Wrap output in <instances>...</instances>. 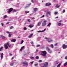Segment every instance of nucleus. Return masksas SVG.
<instances>
[{
	"label": "nucleus",
	"mask_w": 67,
	"mask_h": 67,
	"mask_svg": "<svg viewBox=\"0 0 67 67\" xmlns=\"http://www.w3.org/2000/svg\"><path fill=\"white\" fill-rule=\"evenodd\" d=\"M40 52L42 53H43L41 54L43 56H44V57H45L46 56V55L47 54L46 52V51H41Z\"/></svg>",
	"instance_id": "f257e3e1"
},
{
	"label": "nucleus",
	"mask_w": 67,
	"mask_h": 67,
	"mask_svg": "<svg viewBox=\"0 0 67 67\" xmlns=\"http://www.w3.org/2000/svg\"><path fill=\"white\" fill-rule=\"evenodd\" d=\"M46 22H47L46 20H44L43 21V22L42 23V26H45L46 25Z\"/></svg>",
	"instance_id": "f03ea898"
},
{
	"label": "nucleus",
	"mask_w": 67,
	"mask_h": 67,
	"mask_svg": "<svg viewBox=\"0 0 67 67\" xmlns=\"http://www.w3.org/2000/svg\"><path fill=\"white\" fill-rule=\"evenodd\" d=\"M22 64H23L24 65H25L26 67H27L28 66V63L26 61H25L24 62H23L22 63Z\"/></svg>",
	"instance_id": "7ed1b4c3"
},
{
	"label": "nucleus",
	"mask_w": 67,
	"mask_h": 67,
	"mask_svg": "<svg viewBox=\"0 0 67 67\" xmlns=\"http://www.w3.org/2000/svg\"><path fill=\"white\" fill-rule=\"evenodd\" d=\"M47 66H48V62H45L44 65L41 67H47Z\"/></svg>",
	"instance_id": "20e7f679"
},
{
	"label": "nucleus",
	"mask_w": 67,
	"mask_h": 67,
	"mask_svg": "<svg viewBox=\"0 0 67 67\" xmlns=\"http://www.w3.org/2000/svg\"><path fill=\"white\" fill-rule=\"evenodd\" d=\"M13 8H10L9 9V10L8 11V13H10L11 12V11H13Z\"/></svg>",
	"instance_id": "39448f33"
},
{
	"label": "nucleus",
	"mask_w": 67,
	"mask_h": 67,
	"mask_svg": "<svg viewBox=\"0 0 67 67\" xmlns=\"http://www.w3.org/2000/svg\"><path fill=\"white\" fill-rule=\"evenodd\" d=\"M67 45H65V44H63L62 46V47L63 49H65L67 48Z\"/></svg>",
	"instance_id": "423d86ee"
},
{
	"label": "nucleus",
	"mask_w": 67,
	"mask_h": 67,
	"mask_svg": "<svg viewBox=\"0 0 67 67\" xmlns=\"http://www.w3.org/2000/svg\"><path fill=\"white\" fill-rule=\"evenodd\" d=\"M51 5V4L50 3H48L45 4V6H46V7L47 6H49V5Z\"/></svg>",
	"instance_id": "0eeeda50"
},
{
	"label": "nucleus",
	"mask_w": 67,
	"mask_h": 67,
	"mask_svg": "<svg viewBox=\"0 0 67 67\" xmlns=\"http://www.w3.org/2000/svg\"><path fill=\"white\" fill-rule=\"evenodd\" d=\"M46 29H45L44 30L42 31L40 30L38 31V33H40V32H44V31H46Z\"/></svg>",
	"instance_id": "6e6552de"
},
{
	"label": "nucleus",
	"mask_w": 67,
	"mask_h": 67,
	"mask_svg": "<svg viewBox=\"0 0 67 67\" xmlns=\"http://www.w3.org/2000/svg\"><path fill=\"white\" fill-rule=\"evenodd\" d=\"M30 5H31V3L27 4L26 6L25 7V9H26V8H28V7H30Z\"/></svg>",
	"instance_id": "1a4fd4ad"
},
{
	"label": "nucleus",
	"mask_w": 67,
	"mask_h": 67,
	"mask_svg": "<svg viewBox=\"0 0 67 67\" xmlns=\"http://www.w3.org/2000/svg\"><path fill=\"white\" fill-rule=\"evenodd\" d=\"M1 59H2L3 57V53H2L1 55Z\"/></svg>",
	"instance_id": "9d476101"
},
{
	"label": "nucleus",
	"mask_w": 67,
	"mask_h": 67,
	"mask_svg": "<svg viewBox=\"0 0 67 67\" xmlns=\"http://www.w3.org/2000/svg\"><path fill=\"white\" fill-rule=\"evenodd\" d=\"M4 47L5 48V49H8V46L7 44H5V45Z\"/></svg>",
	"instance_id": "9b49d317"
},
{
	"label": "nucleus",
	"mask_w": 67,
	"mask_h": 67,
	"mask_svg": "<svg viewBox=\"0 0 67 67\" xmlns=\"http://www.w3.org/2000/svg\"><path fill=\"white\" fill-rule=\"evenodd\" d=\"M16 41V40L15 39H13V40H11V42H15Z\"/></svg>",
	"instance_id": "f8f14e48"
},
{
	"label": "nucleus",
	"mask_w": 67,
	"mask_h": 67,
	"mask_svg": "<svg viewBox=\"0 0 67 67\" xmlns=\"http://www.w3.org/2000/svg\"><path fill=\"white\" fill-rule=\"evenodd\" d=\"M33 34H32L30 35L29 36H28V37H29V38H31L32 36H33Z\"/></svg>",
	"instance_id": "ddd939ff"
},
{
	"label": "nucleus",
	"mask_w": 67,
	"mask_h": 67,
	"mask_svg": "<svg viewBox=\"0 0 67 67\" xmlns=\"http://www.w3.org/2000/svg\"><path fill=\"white\" fill-rule=\"evenodd\" d=\"M7 45L9 47H11V44H10L9 43L7 42Z\"/></svg>",
	"instance_id": "4468645a"
},
{
	"label": "nucleus",
	"mask_w": 67,
	"mask_h": 67,
	"mask_svg": "<svg viewBox=\"0 0 67 67\" xmlns=\"http://www.w3.org/2000/svg\"><path fill=\"white\" fill-rule=\"evenodd\" d=\"M7 45L9 47H11V44H10L9 43L7 42Z\"/></svg>",
	"instance_id": "2eb2a0df"
},
{
	"label": "nucleus",
	"mask_w": 67,
	"mask_h": 67,
	"mask_svg": "<svg viewBox=\"0 0 67 67\" xmlns=\"http://www.w3.org/2000/svg\"><path fill=\"white\" fill-rule=\"evenodd\" d=\"M50 14H51V12H47L46 13V15H50Z\"/></svg>",
	"instance_id": "dca6fc26"
},
{
	"label": "nucleus",
	"mask_w": 67,
	"mask_h": 67,
	"mask_svg": "<svg viewBox=\"0 0 67 67\" xmlns=\"http://www.w3.org/2000/svg\"><path fill=\"white\" fill-rule=\"evenodd\" d=\"M37 11V9L36 8H35L34 9V12H36Z\"/></svg>",
	"instance_id": "f3484780"
},
{
	"label": "nucleus",
	"mask_w": 67,
	"mask_h": 67,
	"mask_svg": "<svg viewBox=\"0 0 67 67\" xmlns=\"http://www.w3.org/2000/svg\"><path fill=\"white\" fill-rule=\"evenodd\" d=\"M24 46H23L20 49V51H22V49H23V48H24Z\"/></svg>",
	"instance_id": "a211bd4d"
},
{
	"label": "nucleus",
	"mask_w": 67,
	"mask_h": 67,
	"mask_svg": "<svg viewBox=\"0 0 67 67\" xmlns=\"http://www.w3.org/2000/svg\"><path fill=\"white\" fill-rule=\"evenodd\" d=\"M52 40L49 39H48V42H52Z\"/></svg>",
	"instance_id": "6ab92c4d"
},
{
	"label": "nucleus",
	"mask_w": 67,
	"mask_h": 67,
	"mask_svg": "<svg viewBox=\"0 0 67 67\" xmlns=\"http://www.w3.org/2000/svg\"><path fill=\"white\" fill-rule=\"evenodd\" d=\"M11 34H12V33H11L9 34L8 35V37H11Z\"/></svg>",
	"instance_id": "aec40b11"
},
{
	"label": "nucleus",
	"mask_w": 67,
	"mask_h": 67,
	"mask_svg": "<svg viewBox=\"0 0 67 67\" xmlns=\"http://www.w3.org/2000/svg\"><path fill=\"white\" fill-rule=\"evenodd\" d=\"M41 24V23H38L37 25V26H40Z\"/></svg>",
	"instance_id": "412c9836"
},
{
	"label": "nucleus",
	"mask_w": 67,
	"mask_h": 67,
	"mask_svg": "<svg viewBox=\"0 0 67 67\" xmlns=\"http://www.w3.org/2000/svg\"><path fill=\"white\" fill-rule=\"evenodd\" d=\"M50 47H51L52 48H54V46H53V44H51L50 45Z\"/></svg>",
	"instance_id": "4be33fe9"
},
{
	"label": "nucleus",
	"mask_w": 67,
	"mask_h": 67,
	"mask_svg": "<svg viewBox=\"0 0 67 67\" xmlns=\"http://www.w3.org/2000/svg\"><path fill=\"white\" fill-rule=\"evenodd\" d=\"M39 58V57H38V56H37L36 57V59H38Z\"/></svg>",
	"instance_id": "5701e85b"
},
{
	"label": "nucleus",
	"mask_w": 67,
	"mask_h": 67,
	"mask_svg": "<svg viewBox=\"0 0 67 67\" xmlns=\"http://www.w3.org/2000/svg\"><path fill=\"white\" fill-rule=\"evenodd\" d=\"M14 28V27H13V26H11L10 27V29H13Z\"/></svg>",
	"instance_id": "b1692460"
},
{
	"label": "nucleus",
	"mask_w": 67,
	"mask_h": 67,
	"mask_svg": "<svg viewBox=\"0 0 67 67\" xmlns=\"http://www.w3.org/2000/svg\"><path fill=\"white\" fill-rule=\"evenodd\" d=\"M48 51V52L49 53H52V51H51L49 49Z\"/></svg>",
	"instance_id": "393cba45"
},
{
	"label": "nucleus",
	"mask_w": 67,
	"mask_h": 67,
	"mask_svg": "<svg viewBox=\"0 0 67 67\" xmlns=\"http://www.w3.org/2000/svg\"><path fill=\"white\" fill-rule=\"evenodd\" d=\"M51 25V23H49L48 25H47V26H50Z\"/></svg>",
	"instance_id": "a878e982"
},
{
	"label": "nucleus",
	"mask_w": 67,
	"mask_h": 67,
	"mask_svg": "<svg viewBox=\"0 0 67 67\" xmlns=\"http://www.w3.org/2000/svg\"><path fill=\"white\" fill-rule=\"evenodd\" d=\"M59 7H60V6L58 5H56L55 7H56V8H59Z\"/></svg>",
	"instance_id": "bb28decb"
},
{
	"label": "nucleus",
	"mask_w": 67,
	"mask_h": 67,
	"mask_svg": "<svg viewBox=\"0 0 67 67\" xmlns=\"http://www.w3.org/2000/svg\"><path fill=\"white\" fill-rule=\"evenodd\" d=\"M13 63H12L10 64V66H13Z\"/></svg>",
	"instance_id": "cd10ccee"
},
{
	"label": "nucleus",
	"mask_w": 67,
	"mask_h": 67,
	"mask_svg": "<svg viewBox=\"0 0 67 67\" xmlns=\"http://www.w3.org/2000/svg\"><path fill=\"white\" fill-rule=\"evenodd\" d=\"M61 65V64L60 63H59L58 65V66H57V67H60V65Z\"/></svg>",
	"instance_id": "c85d7f7f"
},
{
	"label": "nucleus",
	"mask_w": 67,
	"mask_h": 67,
	"mask_svg": "<svg viewBox=\"0 0 67 67\" xmlns=\"http://www.w3.org/2000/svg\"><path fill=\"white\" fill-rule=\"evenodd\" d=\"M2 38V39H4L5 38V37H4V36H2L1 37Z\"/></svg>",
	"instance_id": "c756f323"
},
{
	"label": "nucleus",
	"mask_w": 67,
	"mask_h": 67,
	"mask_svg": "<svg viewBox=\"0 0 67 67\" xmlns=\"http://www.w3.org/2000/svg\"><path fill=\"white\" fill-rule=\"evenodd\" d=\"M24 29L25 31V30H27V28L26 27H24Z\"/></svg>",
	"instance_id": "7c9ffc66"
},
{
	"label": "nucleus",
	"mask_w": 67,
	"mask_h": 67,
	"mask_svg": "<svg viewBox=\"0 0 67 67\" xmlns=\"http://www.w3.org/2000/svg\"><path fill=\"white\" fill-rule=\"evenodd\" d=\"M46 49H47L48 51L49 50V48L48 47H46Z\"/></svg>",
	"instance_id": "2f4dec72"
},
{
	"label": "nucleus",
	"mask_w": 67,
	"mask_h": 67,
	"mask_svg": "<svg viewBox=\"0 0 67 67\" xmlns=\"http://www.w3.org/2000/svg\"><path fill=\"white\" fill-rule=\"evenodd\" d=\"M62 24L60 23H59L58 24V26H60Z\"/></svg>",
	"instance_id": "473e14b6"
},
{
	"label": "nucleus",
	"mask_w": 67,
	"mask_h": 67,
	"mask_svg": "<svg viewBox=\"0 0 67 67\" xmlns=\"http://www.w3.org/2000/svg\"><path fill=\"white\" fill-rule=\"evenodd\" d=\"M7 16L5 15L3 16V18L4 19H5V18H6Z\"/></svg>",
	"instance_id": "72a5a7b5"
},
{
	"label": "nucleus",
	"mask_w": 67,
	"mask_h": 67,
	"mask_svg": "<svg viewBox=\"0 0 67 67\" xmlns=\"http://www.w3.org/2000/svg\"><path fill=\"white\" fill-rule=\"evenodd\" d=\"M40 46V44H38L36 46V47H39Z\"/></svg>",
	"instance_id": "f704fd0d"
},
{
	"label": "nucleus",
	"mask_w": 67,
	"mask_h": 67,
	"mask_svg": "<svg viewBox=\"0 0 67 67\" xmlns=\"http://www.w3.org/2000/svg\"><path fill=\"white\" fill-rule=\"evenodd\" d=\"M3 47H1V48H0V51H2V49Z\"/></svg>",
	"instance_id": "c9c22d12"
},
{
	"label": "nucleus",
	"mask_w": 67,
	"mask_h": 67,
	"mask_svg": "<svg viewBox=\"0 0 67 67\" xmlns=\"http://www.w3.org/2000/svg\"><path fill=\"white\" fill-rule=\"evenodd\" d=\"M17 11L16 10H13V12H16Z\"/></svg>",
	"instance_id": "e433bc0d"
},
{
	"label": "nucleus",
	"mask_w": 67,
	"mask_h": 67,
	"mask_svg": "<svg viewBox=\"0 0 67 67\" xmlns=\"http://www.w3.org/2000/svg\"><path fill=\"white\" fill-rule=\"evenodd\" d=\"M44 16H45V15H43L41 17V18H44Z\"/></svg>",
	"instance_id": "4c0bfd02"
},
{
	"label": "nucleus",
	"mask_w": 67,
	"mask_h": 67,
	"mask_svg": "<svg viewBox=\"0 0 67 67\" xmlns=\"http://www.w3.org/2000/svg\"><path fill=\"white\" fill-rule=\"evenodd\" d=\"M67 62H66V63H65L64 64V66H66V65H67Z\"/></svg>",
	"instance_id": "58836bf2"
},
{
	"label": "nucleus",
	"mask_w": 67,
	"mask_h": 67,
	"mask_svg": "<svg viewBox=\"0 0 67 67\" xmlns=\"http://www.w3.org/2000/svg\"><path fill=\"white\" fill-rule=\"evenodd\" d=\"M59 63V62H57L55 63V65H57Z\"/></svg>",
	"instance_id": "ea45409f"
},
{
	"label": "nucleus",
	"mask_w": 67,
	"mask_h": 67,
	"mask_svg": "<svg viewBox=\"0 0 67 67\" xmlns=\"http://www.w3.org/2000/svg\"><path fill=\"white\" fill-rule=\"evenodd\" d=\"M23 42H24V41L22 40L21 42V44H22L23 43Z\"/></svg>",
	"instance_id": "a19ab883"
},
{
	"label": "nucleus",
	"mask_w": 67,
	"mask_h": 67,
	"mask_svg": "<svg viewBox=\"0 0 67 67\" xmlns=\"http://www.w3.org/2000/svg\"><path fill=\"white\" fill-rule=\"evenodd\" d=\"M27 21H28L29 22H31V20H30V19H28Z\"/></svg>",
	"instance_id": "79ce46f5"
},
{
	"label": "nucleus",
	"mask_w": 67,
	"mask_h": 67,
	"mask_svg": "<svg viewBox=\"0 0 67 67\" xmlns=\"http://www.w3.org/2000/svg\"><path fill=\"white\" fill-rule=\"evenodd\" d=\"M25 12L26 13H29V12H30V11H28V12L25 11Z\"/></svg>",
	"instance_id": "37998d69"
},
{
	"label": "nucleus",
	"mask_w": 67,
	"mask_h": 67,
	"mask_svg": "<svg viewBox=\"0 0 67 67\" xmlns=\"http://www.w3.org/2000/svg\"><path fill=\"white\" fill-rule=\"evenodd\" d=\"M29 27L31 28V27H32L33 26H32L31 25H30L29 26Z\"/></svg>",
	"instance_id": "c03bdc74"
},
{
	"label": "nucleus",
	"mask_w": 67,
	"mask_h": 67,
	"mask_svg": "<svg viewBox=\"0 0 67 67\" xmlns=\"http://www.w3.org/2000/svg\"><path fill=\"white\" fill-rule=\"evenodd\" d=\"M58 14V12H57L54 13V14Z\"/></svg>",
	"instance_id": "a18cd8bd"
},
{
	"label": "nucleus",
	"mask_w": 67,
	"mask_h": 67,
	"mask_svg": "<svg viewBox=\"0 0 67 67\" xmlns=\"http://www.w3.org/2000/svg\"><path fill=\"white\" fill-rule=\"evenodd\" d=\"M34 62L33 61V62H30V63H31V64H32V65H33V64Z\"/></svg>",
	"instance_id": "49530a36"
},
{
	"label": "nucleus",
	"mask_w": 67,
	"mask_h": 67,
	"mask_svg": "<svg viewBox=\"0 0 67 67\" xmlns=\"http://www.w3.org/2000/svg\"><path fill=\"white\" fill-rule=\"evenodd\" d=\"M63 13H64L65 12V10H63L62 12Z\"/></svg>",
	"instance_id": "de8ad7c7"
},
{
	"label": "nucleus",
	"mask_w": 67,
	"mask_h": 67,
	"mask_svg": "<svg viewBox=\"0 0 67 67\" xmlns=\"http://www.w3.org/2000/svg\"><path fill=\"white\" fill-rule=\"evenodd\" d=\"M6 33H8V34H9L11 32H10L8 31H7L6 32Z\"/></svg>",
	"instance_id": "09e8293b"
},
{
	"label": "nucleus",
	"mask_w": 67,
	"mask_h": 67,
	"mask_svg": "<svg viewBox=\"0 0 67 67\" xmlns=\"http://www.w3.org/2000/svg\"><path fill=\"white\" fill-rule=\"evenodd\" d=\"M35 66H37V65H38V64H35Z\"/></svg>",
	"instance_id": "8fccbe9b"
},
{
	"label": "nucleus",
	"mask_w": 67,
	"mask_h": 67,
	"mask_svg": "<svg viewBox=\"0 0 67 67\" xmlns=\"http://www.w3.org/2000/svg\"><path fill=\"white\" fill-rule=\"evenodd\" d=\"M31 0L32 2V3H34V1H33L34 0Z\"/></svg>",
	"instance_id": "3c124183"
},
{
	"label": "nucleus",
	"mask_w": 67,
	"mask_h": 67,
	"mask_svg": "<svg viewBox=\"0 0 67 67\" xmlns=\"http://www.w3.org/2000/svg\"><path fill=\"white\" fill-rule=\"evenodd\" d=\"M65 59H67V56H66L65 57Z\"/></svg>",
	"instance_id": "603ef678"
},
{
	"label": "nucleus",
	"mask_w": 67,
	"mask_h": 67,
	"mask_svg": "<svg viewBox=\"0 0 67 67\" xmlns=\"http://www.w3.org/2000/svg\"><path fill=\"white\" fill-rule=\"evenodd\" d=\"M44 38L45 39H46V40L47 39H48V38H47V37H45Z\"/></svg>",
	"instance_id": "864d4df0"
},
{
	"label": "nucleus",
	"mask_w": 67,
	"mask_h": 67,
	"mask_svg": "<svg viewBox=\"0 0 67 67\" xmlns=\"http://www.w3.org/2000/svg\"><path fill=\"white\" fill-rule=\"evenodd\" d=\"M57 45V43H56L55 44H54V46H56Z\"/></svg>",
	"instance_id": "5fc2aeb1"
},
{
	"label": "nucleus",
	"mask_w": 67,
	"mask_h": 67,
	"mask_svg": "<svg viewBox=\"0 0 67 67\" xmlns=\"http://www.w3.org/2000/svg\"><path fill=\"white\" fill-rule=\"evenodd\" d=\"M30 43H31V44L32 45L33 44V42H31Z\"/></svg>",
	"instance_id": "6e6d98bb"
},
{
	"label": "nucleus",
	"mask_w": 67,
	"mask_h": 67,
	"mask_svg": "<svg viewBox=\"0 0 67 67\" xmlns=\"http://www.w3.org/2000/svg\"><path fill=\"white\" fill-rule=\"evenodd\" d=\"M31 59H33L34 58V57H31Z\"/></svg>",
	"instance_id": "4d7b16f0"
},
{
	"label": "nucleus",
	"mask_w": 67,
	"mask_h": 67,
	"mask_svg": "<svg viewBox=\"0 0 67 67\" xmlns=\"http://www.w3.org/2000/svg\"><path fill=\"white\" fill-rule=\"evenodd\" d=\"M9 55H10V56H12V54L11 53H10Z\"/></svg>",
	"instance_id": "13d9d810"
},
{
	"label": "nucleus",
	"mask_w": 67,
	"mask_h": 67,
	"mask_svg": "<svg viewBox=\"0 0 67 67\" xmlns=\"http://www.w3.org/2000/svg\"><path fill=\"white\" fill-rule=\"evenodd\" d=\"M1 24H2V26H3V23H1Z\"/></svg>",
	"instance_id": "bf43d9fd"
},
{
	"label": "nucleus",
	"mask_w": 67,
	"mask_h": 67,
	"mask_svg": "<svg viewBox=\"0 0 67 67\" xmlns=\"http://www.w3.org/2000/svg\"><path fill=\"white\" fill-rule=\"evenodd\" d=\"M42 60H39V62H42Z\"/></svg>",
	"instance_id": "052dcab7"
},
{
	"label": "nucleus",
	"mask_w": 67,
	"mask_h": 67,
	"mask_svg": "<svg viewBox=\"0 0 67 67\" xmlns=\"http://www.w3.org/2000/svg\"><path fill=\"white\" fill-rule=\"evenodd\" d=\"M36 52H38V50H36Z\"/></svg>",
	"instance_id": "680f3d73"
},
{
	"label": "nucleus",
	"mask_w": 67,
	"mask_h": 67,
	"mask_svg": "<svg viewBox=\"0 0 67 67\" xmlns=\"http://www.w3.org/2000/svg\"><path fill=\"white\" fill-rule=\"evenodd\" d=\"M56 1V0H54L53 1H54V2H55V1Z\"/></svg>",
	"instance_id": "e2e57ef3"
},
{
	"label": "nucleus",
	"mask_w": 67,
	"mask_h": 67,
	"mask_svg": "<svg viewBox=\"0 0 67 67\" xmlns=\"http://www.w3.org/2000/svg\"><path fill=\"white\" fill-rule=\"evenodd\" d=\"M61 21V20H60V21H59V23H60V22H61V21Z\"/></svg>",
	"instance_id": "0e129e2a"
},
{
	"label": "nucleus",
	"mask_w": 67,
	"mask_h": 67,
	"mask_svg": "<svg viewBox=\"0 0 67 67\" xmlns=\"http://www.w3.org/2000/svg\"><path fill=\"white\" fill-rule=\"evenodd\" d=\"M6 24H9V23H6Z\"/></svg>",
	"instance_id": "69168bd1"
},
{
	"label": "nucleus",
	"mask_w": 67,
	"mask_h": 67,
	"mask_svg": "<svg viewBox=\"0 0 67 67\" xmlns=\"http://www.w3.org/2000/svg\"><path fill=\"white\" fill-rule=\"evenodd\" d=\"M57 18H58V17H57L55 18V19H57Z\"/></svg>",
	"instance_id": "338daca9"
},
{
	"label": "nucleus",
	"mask_w": 67,
	"mask_h": 67,
	"mask_svg": "<svg viewBox=\"0 0 67 67\" xmlns=\"http://www.w3.org/2000/svg\"><path fill=\"white\" fill-rule=\"evenodd\" d=\"M32 18L33 19H35V18Z\"/></svg>",
	"instance_id": "774afa93"
}]
</instances>
